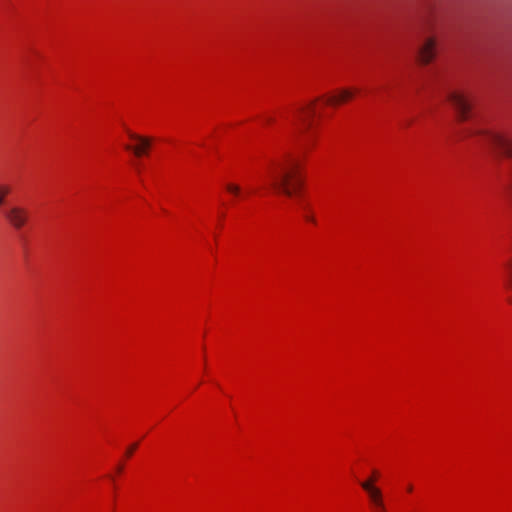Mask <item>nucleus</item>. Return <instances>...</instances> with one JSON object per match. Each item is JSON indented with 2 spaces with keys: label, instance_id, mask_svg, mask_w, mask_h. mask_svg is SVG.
<instances>
[{
  "label": "nucleus",
  "instance_id": "f257e3e1",
  "mask_svg": "<svg viewBox=\"0 0 512 512\" xmlns=\"http://www.w3.org/2000/svg\"><path fill=\"white\" fill-rule=\"evenodd\" d=\"M268 176L271 187L276 192L288 197L298 195L303 184L301 162L291 155H286L283 159L273 162Z\"/></svg>",
  "mask_w": 512,
  "mask_h": 512
},
{
  "label": "nucleus",
  "instance_id": "f03ea898",
  "mask_svg": "<svg viewBox=\"0 0 512 512\" xmlns=\"http://www.w3.org/2000/svg\"><path fill=\"white\" fill-rule=\"evenodd\" d=\"M463 139L477 137L480 141L498 149L503 155L512 156V140L493 131L480 127L465 128L462 131Z\"/></svg>",
  "mask_w": 512,
  "mask_h": 512
},
{
  "label": "nucleus",
  "instance_id": "7ed1b4c3",
  "mask_svg": "<svg viewBox=\"0 0 512 512\" xmlns=\"http://www.w3.org/2000/svg\"><path fill=\"white\" fill-rule=\"evenodd\" d=\"M378 476V472L374 470L370 478L360 482V486L367 494L371 512H387L383 492L375 484Z\"/></svg>",
  "mask_w": 512,
  "mask_h": 512
},
{
  "label": "nucleus",
  "instance_id": "20e7f679",
  "mask_svg": "<svg viewBox=\"0 0 512 512\" xmlns=\"http://www.w3.org/2000/svg\"><path fill=\"white\" fill-rule=\"evenodd\" d=\"M3 216L7 222L16 230L22 229L29 220L28 210L17 205L4 209Z\"/></svg>",
  "mask_w": 512,
  "mask_h": 512
},
{
  "label": "nucleus",
  "instance_id": "39448f33",
  "mask_svg": "<svg viewBox=\"0 0 512 512\" xmlns=\"http://www.w3.org/2000/svg\"><path fill=\"white\" fill-rule=\"evenodd\" d=\"M447 100L455 109L460 121H466L469 118L471 103L464 94L458 91H450L447 94Z\"/></svg>",
  "mask_w": 512,
  "mask_h": 512
},
{
  "label": "nucleus",
  "instance_id": "423d86ee",
  "mask_svg": "<svg viewBox=\"0 0 512 512\" xmlns=\"http://www.w3.org/2000/svg\"><path fill=\"white\" fill-rule=\"evenodd\" d=\"M436 55V40L428 38L418 49V59L422 64L430 63Z\"/></svg>",
  "mask_w": 512,
  "mask_h": 512
},
{
  "label": "nucleus",
  "instance_id": "0eeeda50",
  "mask_svg": "<svg viewBox=\"0 0 512 512\" xmlns=\"http://www.w3.org/2000/svg\"><path fill=\"white\" fill-rule=\"evenodd\" d=\"M128 135L130 139L136 141L138 144L134 147L127 145L126 149L132 150L136 156H142L151 147V138L144 137L130 131L128 132Z\"/></svg>",
  "mask_w": 512,
  "mask_h": 512
},
{
  "label": "nucleus",
  "instance_id": "6e6552de",
  "mask_svg": "<svg viewBox=\"0 0 512 512\" xmlns=\"http://www.w3.org/2000/svg\"><path fill=\"white\" fill-rule=\"evenodd\" d=\"M315 101L309 106L302 107L298 110V119L304 129H308L311 126V118L315 115L314 109Z\"/></svg>",
  "mask_w": 512,
  "mask_h": 512
},
{
  "label": "nucleus",
  "instance_id": "1a4fd4ad",
  "mask_svg": "<svg viewBox=\"0 0 512 512\" xmlns=\"http://www.w3.org/2000/svg\"><path fill=\"white\" fill-rule=\"evenodd\" d=\"M355 94V91L351 89H341L337 94L331 95L326 99L328 105H339L351 99Z\"/></svg>",
  "mask_w": 512,
  "mask_h": 512
},
{
  "label": "nucleus",
  "instance_id": "9d476101",
  "mask_svg": "<svg viewBox=\"0 0 512 512\" xmlns=\"http://www.w3.org/2000/svg\"><path fill=\"white\" fill-rule=\"evenodd\" d=\"M504 268L507 272V287L512 288V257L504 263Z\"/></svg>",
  "mask_w": 512,
  "mask_h": 512
},
{
  "label": "nucleus",
  "instance_id": "9b49d317",
  "mask_svg": "<svg viewBox=\"0 0 512 512\" xmlns=\"http://www.w3.org/2000/svg\"><path fill=\"white\" fill-rule=\"evenodd\" d=\"M11 189L8 185H0V207L5 202V197L10 193Z\"/></svg>",
  "mask_w": 512,
  "mask_h": 512
},
{
  "label": "nucleus",
  "instance_id": "f8f14e48",
  "mask_svg": "<svg viewBox=\"0 0 512 512\" xmlns=\"http://www.w3.org/2000/svg\"><path fill=\"white\" fill-rule=\"evenodd\" d=\"M225 187H226V190L229 193H231V194H233L235 196H238L240 194V192H241L240 186L237 185V184H234V183H228V184H226Z\"/></svg>",
  "mask_w": 512,
  "mask_h": 512
},
{
  "label": "nucleus",
  "instance_id": "ddd939ff",
  "mask_svg": "<svg viewBox=\"0 0 512 512\" xmlns=\"http://www.w3.org/2000/svg\"><path fill=\"white\" fill-rule=\"evenodd\" d=\"M304 218H305L306 221H308V222H310L312 224H316L317 223L316 218L312 214H310L308 212L304 215Z\"/></svg>",
  "mask_w": 512,
  "mask_h": 512
},
{
  "label": "nucleus",
  "instance_id": "4468645a",
  "mask_svg": "<svg viewBox=\"0 0 512 512\" xmlns=\"http://www.w3.org/2000/svg\"><path fill=\"white\" fill-rule=\"evenodd\" d=\"M137 445H138L137 443H134V444H132V445L127 449V451H126V456H127V457H130V456L133 454V452H134V451H135V449L137 448Z\"/></svg>",
  "mask_w": 512,
  "mask_h": 512
},
{
  "label": "nucleus",
  "instance_id": "2eb2a0df",
  "mask_svg": "<svg viewBox=\"0 0 512 512\" xmlns=\"http://www.w3.org/2000/svg\"><path fill=\"white\" fill-rule=\"evenodd\" d=\"M122 470H123V466H122V465H119V466L117 467V471L120 473V472H122Z\"/></svg>",
  "mask_w": 512,
  "mask_h": 512
},
{
  "label": "nucleus",
  "instance_id": "dca6fc26",
  "mask_svg": "<svg viewBox=\"0 0 512 512\" xmlns=\"http://www.w3.org/2000/svg\"><path fill=\"white\" fill-rule=\"evenodd\" d=\"M407 490H408V492H411V491L413 490V486H412V485H409V486L407 487Z\"/></svg>",
  "mask_w": 512,
  "mask_h": 512
},
{
  "label": "nucleus",
  "instance_id": "f3484780",
  "mask_svg": "<svg viewBox=\"0 0 512 512\" xmlns=\"http://www.w3.org/2000/svg\"><path fill=\"white\" fill-rule=\"evenodd\" d=\"M266 121L269 123V122H272V118H267Z\"/></svg>",
  "mask_w": 512,
  "mask_h": 512
},
{
  "label": "nucleus",
  "instance_id": "a211bd4d",
  "mask_svg": "<svg viewBox=\"0 0 512 512\" xmlns=\"http://www.w3.org/2000/svg\"><path fill=\"white\" fill-rule=\"evenodd\" d=\"M511 302H512V299H511Z\"/></svg>",
  "mask_w": 512,
  "mask_h": 512
}]
</instances>
